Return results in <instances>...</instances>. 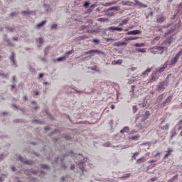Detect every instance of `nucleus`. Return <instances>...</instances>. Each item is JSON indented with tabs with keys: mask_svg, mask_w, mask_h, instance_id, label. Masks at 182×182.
I'll use <instances>...</instances> for the list:
<instances>
[{
	"mask_svg": "<svg viewBox=\"0 0 182 182\" xmlns=\"http://www.w3.org/2000/svg\"><path fill=\"white\" fill-rule=\"evenodd\" d=\"M167 46H155L149 49V52L154 55H163L164 52H167Z\"/></svg>",
	"mask_w": 182,
	"mask_h": 182,
	"instance_id": "f257e3e1",
	"label": "nucleus"
},
{
	"mask_svg": "<svg viewBox=\"0 0 182 182\" xmlns=\"http://www.w3.org/2000/svg\"><path fill=\"white\" fill-rule=\"evenodd\" d=\"M85 53L86 55H89L90 53H100L101 55H105V52H102L98 50H91L87 51Z\"/></svg>",
	"mask_w": 182,
	"mask_h": 182,
	"instance_id": "423d86ee",
	"label": "nucleus"
},
{
	"mask_svg": "<svg viewBox=\"0 0 182 182\" xmlns=\"http://www.w3.org/2000/svg\"><path fill=\"white\" fill-rule=\"evenodd\" d=\"M134 46H135L136 48H141L143 46H144V43H135L134 45Z\"/></svg>",
	"mask_w": 182,
	"mask_h": 182,
	"instance_id": "b1692460",
	"label": "nucleus"
},
{
	"mask_svg": "<svg viewBox=\"0 0 182 182\" xmlns=\"http://www.w3.org/2000/svg\"><path fill=\"white\" fill-rule=\"evenodd\" d=\"M134 133H136V132H135V131H131L130 132V134H134Z\"/></svg>",
	"mask_w": 182,
	"mask_h": 182,
	"instance_id": "338daca9",
	"label": "nucleus"
},
{
	"mask_svg": "<svg viewBox=\"0 0 182 182\" xmlns=\"http://www.w3.org/2000/svg\"><path fill=\"white\" fill-rule=\"evenodd\" d=\"M132 176V173H126L121 177V178H129Z\"/></svg>",
	"mask_w": 182,
	"mask_h": 182,
	"instance_id": "cd10ccee",
	"label": "nucleus"
},
{
	"mask_svg": "<svg viewBox=\"0 0 182 182\" xmlns=\"http://www.w3.org/2000/svg\"><path fill=\"white\" fill-rule=\"evenodd\" d=\"M164 86H166V82H161L158 85L159 90H163V89H164Z\"/></svg>",
	"mask_w": 182,
	"mask_h": 182,
	"instance_id": "9d476101",
	"label": "nucleus"
},
{
	"mask_svg": "<svg viewBox=\"0 0 182 182\" xmlns=\"http://www.w3.org/2000/svg\"><path fill=\"white\" fill-rule=\"evenodd\" d=\"M92 42H94V43H99V40H97V39H94V40L92 41Z\"/></svg>",
	"mask_w": 182,
	"mask_h": 182,
	"instance_id": "09e8293b",
	"label": "nucleus"
},
{
	"mask_svg": "<svg viewBox=\"0 0 182 182\" xmlns=\"http://www.w3.org/2000/svg\"><path fill=\"white\" fill-rule=\"evenodd\" d=\"M140 33H141L140 30H133L126 33V35H140Z\"/></svg>",
	"mask_w": 182,
	"mask_h": 182,
	"instance_id": "20e7f679",
	"label": "nucleus"
},
{
	"mask_svg": "<svg viewBox=\"0 0 182 182\" xmlns=\"http://www.w3.org/2000/svg\"><path fill=\"white\" fill-rule=\"evenodd\" d=\"M164 94L160 95L158 97L159 100H162V99H164Z\"/></svg>",
	"mask_w": 182,
	"mask_h": 182,
	"instance_id": "f704fd0d",
	"label": "nucleus"
},
{
	"mask_svg": "<svg viewBox=\"0 0 182 182\" xmlns=\"http://www.w3.org/2000/svg\"><path fill=\"white\" fill-rule=\"evenodd\" d=\"M156 180H157V177H154L149 179V182H154L156 181Z\"/></svg>",
	"mask_w": 182,
	"mask_h": 182,
	"instance_id": "c9c22d12",
	"label": "nucleus"
},
{
	"mask_svg": "<svg viewBox=\"0 0 182 182\" xmlns=\"http://www.w3.org/2000/svg\"><path fill=\"white\" fill-rule=\"evenodd\" d=\"M124 45H127V43L124 41V42L118 41V42L114 43L113 44L114 46H124Z\"/></svg>",
	"mask_w": 182,
	"mask_h": 182,
	"instance_id": "1a4fd4ad",
	"label": "nucleus"
},
{
	"mask_svg": "<svg viewBox=\"0 0 182 182\" xmlns=\"http://www.w3.org/2000/svg\"><path fill=\"white\" fill-rule=\"evenodd\" d=\"M135 2L136 4H137V5H139L140 6H143L144 8H147V5L139 2V1L137 0H135Z\"/></svg>",
	"mask_w": 182,
	"mask_h": 182,
	"instance_id": "5701e85b",
	"label": "nucleus"
},
{
	"mask_svg": "<svg viewBox=\"0 0 182 182\" xmlns=\"http://www.w3.org/2000/svg\"><path fill=\"white\" fill-rule=\"evenodd\" d=\"M129 41H131L130 36L124 38L125 42H129Z\"/></svg>",
	"mask_w": 182,
	"mask_h": 182,
	"instance_id": "37998d69",
	"label": "nucleus"
},
{
	"mask_svg": "<svg viewBox=\"0 0 182 182\" xmlns=\"http://www.w3.org/2000/svg\"><path fill=\"white\" fill-rule=\"evenodd\" d=\"M168 65V64L167 63V61H166V63H164L162 67H160L159 68L156 69V72H157L158 73H163V72H164V70L167 69Z\"/></svg>",
	"mask_w": 182,
	"mask_h": 182,
	"instance_id": "7ed1b4c3",
	"label": "nucleus"
},
{
	"mask_svg": "<svg viewBox=\"0 0 182 182\" xmlns=\"http://www.w3.org/2000/svg\"><path fill=\"white\" fill-rule=\"evenodd\" d=\"M140 139V135L137 134L131 137V140H139Z\"/></svg>",
	"mask_w": 182,
	"mask_h": 182,
	"instance_id": "bb28decb",
	"label": "nucleus"
},
{
	"mask_svg": "<svg viewBox=\"0 0 182 182\" xmlns=\"http://www.w3.org/2000/svg\"><path fill=\"white\" fill-rule=\"evenodd\" d=\"M109 146H110V142H107V143L104 144L105 147H109Z\"/></svg>",
	"mask_w": 182,
	"mask_h": 182,
	"instance_id": "ea45409f",
	"label": "nucleus"
},
{
	"mask_svg": "<svg viewBox=\"0 0 182 182\" xmlns=\"http://www.w3.org/2000/svg\"><path fill=\"white\" fill-rule=\"evenodd\" d=\"M122 5H127L128 6H132L133 5V2L132 1H122Z\"/></svg>",
	"mask_w": 182,
	"mask_h": 182,
	"instance_id": "f3484780",
	"label": "nucleus"
},
{
	"mask_svg": "<svg viewBox=\"0 0 182 182\" xmlns=\"http://www.w3.org/2000/svg\"><path fill=\"white\" fill-rule=\"evenodd\" d=\"M136 82V78L133 77L132 80H128V85H132V83H134Z\"/></svg>",
	"mask_w": 182,
	"mask_h": 182,
	"instance_id": "c756f323",
	"label": "nucleus"
},
{
	"mask_svg": "<svg viewBox=\"0 0 182 182\" xmlns=\"http://www.w3.org/2000/svg\"><path fill=\"white\" fill-rule=\"evenodd\" d=\"M108 31H118L119 32H122V31H123V28L122 27H116V26H111L109 27Z\"/></svg>",
	"mask_w": 182,
	"mask_h": 182,
	"instance_id": "0eeeda50",
	"label": "nucleus"
},
{
	"mask_svg": "<svg viewBox=\"0 0 182 182\" xmlns=\"http://www.w3.org/2000/svg\"><path fill=\"white\" fill-rule=\"evenodd\" d=\"M111 109H112V110L114 109V105H111Z\"/></svg>",
	"mask_w": 182,
	"mask_h": 182,
	"instance_id": "774afa93",
	"label": "nucleus"
},
{
	"mask_svg": "<svg viewBox=\"0 0 182 182\" xmlns=\"http://www.w3.org/2000/svg\"><path fill=\"white\" fill-rule=\"evenodd\" d=\"M129 21H130V18H127L122 21V22L119 24V26H123L124 25H127L129 23Z\"/></svg>",
	"mask_w": 182,
	"mask_h": 182,
	"instance_id": "6e6552de",
	"label": "nucleus"
},
{
	"mask_svg": "<svg viewBox=\"0 0 182 182\" xmlns=\"http://www.w3.org/2000/svg\"><path fill=\"white\" fill-rule=\"evenodd\" d=\"M176 178H178V174H176V175H175V176H173L172 177V181L176 180Z\"/></svg>",
	"mask_w": 182,
	"mask_h": 182,
	"instance_id": "a19ab883",
	"label": "nucleus"
},
{
	"mask_svg": "<svg viewBox=\"0 0 182 182\" xmlns=\"http://www.w3.org/2000/svg\"><path fill=\"white\" fill-rule=\"evenodd\" d=\"M163 44L166 45V46H170V45H171V38H168L166 40L164 41Z\"/></svg>",
	"mask_w": 182,
	"mask_h": 182,
	"instance_id": "9b49d317",
	"label": "nucleus"
},
{
	"mask_svg": "<svg viewBox=\"0 0 182 182\" xmlns=\"http://www.w3.org/2000/svg\"><path fill=\"white\" fill-rule=\"evenodd\" d=\"M150 117V112L149 111H146L143 115H142V119H141V122H144L146 120H147V119H149V117Z\"/></svg>",
	"mask_w": 182,
	"mask_h": 182,
	"instance_id": "39448f33",
	"label": "nucleus"
},
{
	"mask_svg": "<svg viewBox=\"0 0 182 182\" xmlns=\"http://www.w3.org/2000/svg\"><path fill=\"white\" fill-rule=\"evenodd\" d=\"M38 42H39V43H42L43 42V39H42V38H40L38 39Z\"/></svg>",
	"mask_w": 182,
	"mask_h": 182,
	"instance_id": "3c124183",
	"label": "nucleus"
},
{
	"mask_svg": "<svg viewBox=\"0 0 182 182\" xmlns=\"http://www.w3.org/2000/svg\"><path fill=\"white\" fill-rule=\"evenodd\" d=\"M45 23H46V21H42L41 23H38L36 28H37V29H39L41 27L43 26V25H45Z\"/></svg>",
	"mask_w": 182,
	"mask_h": 182,
	"instance_id": "412c9836",
	"label": "nucleus"
},
{
	"mask_svg": "<svg viewBox=\"0 0 182 182\" xmlns=\"http://www.w3.org/2000/svg\"><path fill=\"white\" fill-rule=\"evenodd\" d=\"M136 156H139V152H135L132 156V159H134V160H136Z\"/></svg>",
	"mask_w": 182,
	"mask_h": 182,
	"instance_id": "72a5a7b5",
	"label": "nucleus"
},
{
	"mask_svg": "<svg viewBox=\"0 0 182 182\" xmlns=\"http://www.w3.org/2000/svg\"><path fill=\"white\" fill-rule=\"evenodd\" d=\"M9 46H13V45L9 42V40H7Z\"/></svg>",
	"mask_w": 182,
	"mask_h": 182,
	"instance_id": "6e6d98bb",
	"label": "nucleus"
},
{
	"mask_svg": "<svg viewBox=\"0 0 182 182\" xmlns=\"http://www.w3.org/2000/svg\"><path fill=\"white\" fill-rule=\"evenodd\" d=\"M75 168V164L70 166V169L73 170Z\"/></svg>",
	"mask_w": 182,
	"mask_h": 182,
	"instance_id": "5fc2aeb1",
	"label": "nucleus"
},
{
	"mask_svg": "<svg viewBox=\"0 0 182 182\" xmlns=\"http://www.w3.org/2000/svg\"><path fill=\"white\" fill-rule=\"evenodd\" d=\"M34 94L36 95V96H38V95H39V92L38 91H34Z\"/></svg>",
	"mask_w": 182,
	"mask_h": 182,
	"instance_id": "052dcab7",
	"label": "nucleus"
},
{
	"mask_svg": "<svg viewBox=\"0 0 182 182\" xmlns=\"http://www.w3.org/2000/svg\"><path fill=\"white\" fill-rule=\"evenodd\" d=\"M41 77H43V74L40 73V74H39V78L41 79Z\"/></svg>",
	"mask_w": 182,
	"mask_h": 182,
	"instance_id": "e2e57ef3",
	"label": "nucleus"
},
{
	"mask_svg": "<svg viewBox=\"0 0 182 182\" xmlns=\"http://www.w3.org/2000/svg\"><path fill=\"white\" fill-rule=\"evenodd\" d=\"M66 59V56L60 57L57 59L58 62H60V60H65Z\"/></svg>",
	"mask_w": 182,
	"mask_h": 182,
	"instance_id": "2f4dec72",
	"label": "nucleus"
},
{
	"mask_svg": "<svg viewBox=\"0 0 182 182\" xmlns=\"http://www.w3.org/2000/svg\"><path fill=\"white\" fill-rule=\"evenodd\" d=\"M10 15L11 16H15V15H16V13H11Z\"/></svg>",
	"mask_w": 182,
	"mask_h": 182,
	"instance_id": "69168bd1",
	"label": "nucleus"
},
{
	"mask_svg": "<svg viewBox=\"0 0 182 182\" xmlns=\"http://www.w3.org/2000/svg\"><path fill=\"white\" fill-rule=\"evenodd\" d=\"M136 50L141 53H146V48H136Z\"/></svg>",
	"mask_w": 182,
	"mask_h": 182,
	"instance_id": "a878e982",
	"label": "nucleus"
},
{
	"mask_svg": "<svg viewBox=\"0 0 182 182\" xmlns=\"http://www.w3.org/2000/svg\"><path fill=\"white\" fill-rule=\"evenodd\" d=\"M7 31H9V32H13L14 31V28H7Z\"/></svg>",
	"mask_w": 182,
	"mask_h": 182,
	"instance_id": "8fccbe9b",
	"label": "nucleus"
},
{
	"mask_svg": "<svg viewBox=\"0 0 182 182\" xmlns=\"http://www.w3.org/2000/svg\"><path fill=\"white\" fill-rule=\"evenodd\" d=\"M170 126L168 124H166L165 126L161 127V130H168Z\"/></svg>",
	"mask_w": 182,
	"mask_h": 182,
	"instance_id": "393cba45",
	"label": "nucleus"
},
{
	"mask_svg": "<svg viewBox=\"0 0 182 182\" xmlns=\"http://www.w3.org/2000/svg\"><path fill=\"white\" fill-rule=\"evenodd\" d=\"M84 29H86V26H81L80 27V31H83Z\"/></svg>",
	"mask_w": 182,
	"mask_h": 182,
	"instance_id": "79ce46f5",
	"label": "nucleus"
},
{
	"mask_svg": "<svg viewBox=\"0 0 182 182\" xmlns=\"http://www.w3.org/2000/svg\"><path fill=\"white\" fill-rule=\"evenodd\" d=\"M173 99V96L170 95L168 96L164 101V105H166V103H170L171 102V100Z\"/></svg>",
	"mask_w": 182,
	"mask_h": 182,
	"instance_id": "dca6fc26",
	"label": "nucleus"
},
{
	"mask_svg": "<svg viewBox=\"0 0 182 182\" xmlns=\"http://www.w3.org/2000/svg\"><path fill=\"white\" fill-rule=\"evenodd\" d=\"M70 53H73V50H70L67 52V55H70Z\"/></svg>",
	"mask_w": 182,
	"mask_h": 182,
	"instance_id": "4d7b16f0",
	"label": "nucleus"
},
{
	"mask_svg": "<svg viewBox=\"0 0 182 182\" xmlns=\"http://www.w3.org/2000/svg\"><path fill=\"white\" fill-rule=\"evenodd\" d=\"M105 41L107 42H109V41H114V40L113 38H105Z\"/></svg>",
	"mask_w": 182,
	"mask_h": 182,
	"instance_id": "a18cd8bd",
	"label": "nucleus"
},
{
	"mask_svg": "<svg viewBox=\"0 0 182 182\" xmlns=\"http://www.w3.org/2000/svg\"><path fill=\"white\" fill-rule=\"evenodd\" d=\"M11 62H12L13 65H15V54L12 53L10 57Z\"/></svg>",
	"mask_w": 182,
	"mask_h": 182,
	"instance_id": "4be33fe9",
	"label": "nucleus"
},
{
	"mask_svg": "<svg viewBox=\"0 0 182 182\" xmlns=\"http://www.w3.org/2000/svg\"><path fill=\"white\" fill-rule=\"evenodd\" d=\"M164 21H166V18H164V16H161L156 19V22H158V23H162Z\"/></svg>",
	"mask_w": 182,
	"mask_h": 182,
	"instance_id": "2eb2a0df",
	"label": "nucleus"
},
{
	"mask_svg": "<svg viewBox=\"0 0 182 182\" xmlns=\"http://www.w3.org/2000/svg\"><path fill=\"white\" fill-rule=\"evenodd\" d=\"M80 168L82 170V171H84L85 167L83 166L80 165Z\"/></svg>",
	"mask_w": 182,
	"mask_h": 182,
	"instance_id": "603ef678",
	"label": "nucleus"
},
{
	"mask_svg": "<svg viewBox=\"0 0 182 182\" xmlns=\"http://www.w3.org/2000/svg\"><path fill=\"white\" fill-rule=\"evenodd\" d=\"M132 112H133V113H136L137 112V106L136 105H134L132 107Z\"/></svg>",
	"mask_w": 182,
	"mask_h": 182,
	"instance_id": "7c9ffc66",
	"label": "nucleus"
},
{
	"mask_svg": "<svg viewBox=\"0 0 182 182\" xmlns=\"http://www.w3.org/2000/svg\"><path fill=\"white\" fill-rule=\"evenodd\" d=\"M120 10V7L117 6H114V7H110L109 9V11H119Z\"/></svg>",
	"mask_w": 182,
	"mask_h": 182,
	"instance_id": "aec40b11",
	"label": "nucleus"
},
{
	"mask_svg": "<svg viewBox=\"0 0 182 182\" xmlns=\"http://www.w3.org/2000/svg\"><path fill=\"white\" fill-rule=\"evenodd\" d=\"M182 56L181 52H179L171 60L169 65H176L177 62H178V59H180V57Z\"/></svg>",
	"mask_w": 182,
	"mask_h": 182,
	"instance_id": "f03ea898",
	"label": "nucleus"
},
{
	"mask_svg": "<svg viewBox=\"0 0 182 182\" xmlns=\"http://www.w3.org/2000/svg\"><path fill=\"white\" fill-rule=\"evenodd\" d=\"M148 163H149V164H151V163H156V160H150Z\"/></svg>",
	"mask_w": 182,
	"mask_h": 182,
	"instance_id": "de8ad7c7",
	"label": "nucleus"
},
{
	"mask_svg": "<svg viewBox=\"0 0 182 182\" xmlns=\"http://www.w3.org/2000/svg\"><path fill=\"white\" fill-rule=\"evenodd\" d=\"M153 167H156V164L148 166V168H153Z\"/></svg>",
	"mask_w": 182,
	"mask_h": 182,
	"instance_id": "49530a36",
	"label": "nucleus"
},
{
	"mask_svg": "<svg viewBox=\"0 0 182 182\" xmlns=\"http://www.w3.org/2000/svg\"><path fill=\"white\" fill-rule=\"evenodd\" d=\"M89 5H90V3L89 1H86L84 4L83 6H84V8H87L89 6Z\"/></svg>",
	"mask_w": 182,
	"mask_h": 182,
	"instance_id": "473e14b6",
	"label": "nucleus"
},
{
	"mask_svg": "<svg viewBox=\"0 0 182 182\" xmlns=\"http://www.w3.org/2000/svg\"><path fill=\"white\" fill-rule=\"evenodd\" d=\"M171 153H173V149H168L166 154L164 156V159L166 160V159H168V156H171Z\"/></svg>",
	"mask_w": 182,
	"mask_h": 182,
	"instance_id": "f8f14e48",
	"label": "nucleus"
},
{
	"mask_svg": "<svg viewBox=\"0 0 182 182\" xmlns=\"http://www.w3.org/2000/svg\"><path fill=\"white\" fill-rule=\"evenodd\" d=\"M130 132V129L129 127H125L120 131L121 134H124V133H129Z\"/></svg>",
	"mask_w": 182,
	"mask_h": 182,
	"instance_id": "ddd939ff",
	"label": "nucleus"
},
{
	"mask_svg": "<svg viewBox=\"0 0 182 182\" xmlns=\"http://www.w3.org/2000/svg\"><path fill=\"white\" fill-rule=\"evenodd\" d=\"M91 69H92V70H96L97 67L96 66L92 67Z\"/></svg>",
	"mask_w": 182,
	"mask_h": 182,
	"instance_id": "13d9d810",
	"label": "nucleus"
},
{
	"mask_svg": "<svg viewBox=\"0 0 182 182\" xmlns=\"http://www.w3.org/2000/svg\"><path fill=\"white\" fill-rule=\"evenodd\" d=\"M131 41H136V39H139V37H133V36H129Z\"/></svg>",
	"mask_w": 182,
	"mask_h": 182,
	"instance_id": "e433bc0d",
	"label": "nucleus"
},
{
	"mask_svg": "<svg viewBox=\"0 0 182 182\" xmlns=\"http://www.w3.org/2000/svg\"><path fill=\"white\" fill-rule=\"evenodd\" d=\"M97 5L96 4H92L91 5L90 8H96Z\"/></svg>",
	"mask_w": 182,
	"mask_h": 182,
	"instance_id": "bf43d9fd",
	"label": "nucleus"
},
{
	"mask_svg": "<svg viewBox=\"0 0 182 182\" xmlns=\"http://www.w3.org/2000/svg\"><path fill=\"white\" fill-rule=\"evenodd\" d=\"M146 161V158L141 157L136 160V164H140L141 163H144Z\"/></svg>",
	"mask_w": 182,
	"mask_h": 182,
	"instance_id": "a211bd4d",
	"label": "nucleus"
},
{
	"mask_svg": "<svg viewBox=\"0 0 182 182\" xmlns=\"http://www.w3.org/2000/svg\"><path fill=\"white\" fill-rule=\"evenodd\" d=\"M58 26V25H56V24H53L52 26H51V29H56V27Z\"/></svg>",
	"mask_w": 182,
	"mask_h": 182,
	"instance_id": "c03bdc74",
	"label": "nucleus"
},
{
	"mask_svg": "<svg viewBox=\"0 0 182 182\" xmlns=\"http://www.w3.org/2000/svg\"><path fill=\"white\" fill-rule=\"evenodd\" d=\"M22 14H23L24 15H27V14H29L28 11H23Z\"/></svg>",
	"mask_w": 182,
	"mask_h": 182,
	"instance_id": "0e129e2a",
	"label": "nucleus"
},
{
	"mask_svg": "<svg viewBox=\"0 0 182 182\" xmlns=\"http://www.w3.org/2000/svg\"><path fill=\"white\" fill-rule=\"evenodd\" d=\"M134 87H136V85H132V95H134Z\"/></svg>",
	"mask_w": 182,
	"mask_h": 182,
	"instance_id": "4c0bfd02",
	"label": "nucleus"
},
{
	"mask_svg": "<svg viewBox=\"0 0 182 182\" xmlns=\"http://www.w3.org/2000/svg\"><path fill=\"white\" fill-rule=\"evenodd\" d=\"M151 72V68H147L144 73L143 75H148V73H150Z\"/></svg>",
	"mask_w": 182,
	"mask_h": 182,
	"instance_id": "c85d7f7f",
	"label": "nucleus"
},
{
	"mask_svg": "<svg viewBox=\"0 0 182 182\" xmlns=\"http://www.w3.org/2000/svg\"><path fill=\"white\" fill-rule=\"evenodd\" d=\"M177 134V133L173 132V134L171 136V139H173V137H174V136H176Z\"/></svg>",
	"mask_w": 182,
	"mask_h": 182,
	"instance_id": "864d4df0",
	"label": "nucleus"
},
{
	"mask_svg": "<svg viewBox=\"0 0 182 182\" xmlns=\"http://www.w3.org/2000/svg\"><path fill=\"white\" fill-rule=\"evenodd\" d=\"M19 160H21V161H23L24 163H26V164H32V161H23V158L21 156H18Z\"/></svg>",
	"mask_w": 182,
	"mask_h": 182,
	"instance_id": "6ab92c4d",
	"label": "nucleus"
},
{
	"mask_svg": "<svg viewBox=\"0 0 182 182\" xmlns=\"http://www.w3.org/2000/svg\"><path fill=\"white\" fill-rule=\"evenodd\" d=\"M157 156H160V152L156 153V154L154 155V157H157Z\"/></svg>",
	"mask_w": 182,
	"mask_h": 182,
	"instance_id": "680f3d73",
	"label": "nucleus"
},
{
	"mask_svg": "<svg viewBox=\"0 0 182 182\" xmlns=\"http://www.w3.org/2000/svg\"><path fill=\"white\" fill-rule=\"evenodd\" d=\"M87 38H89L87 36H83L80 37V40H82V39H87Z\"/></svg>",
	"mask_w": 182,
	"mask_h": 182,
	"instance_id": "58836bf2",
	"label": "nucleus"
},
{
	"mask_svg": "<svg viewBox=\"0 0 182 182\" xmlns=\"http://www.w3.org/2000/svg\"><path fill=\"white\" fill-rule=\"evenodd\" d=\"M122 63H123V60H113L112 62V65H122Z\"/></svg>",
	"mask_w": 182,
	"mask_h": 182,
	"instance_id": "4468645a",
	"label": "nucleus"
}]
</instances>
